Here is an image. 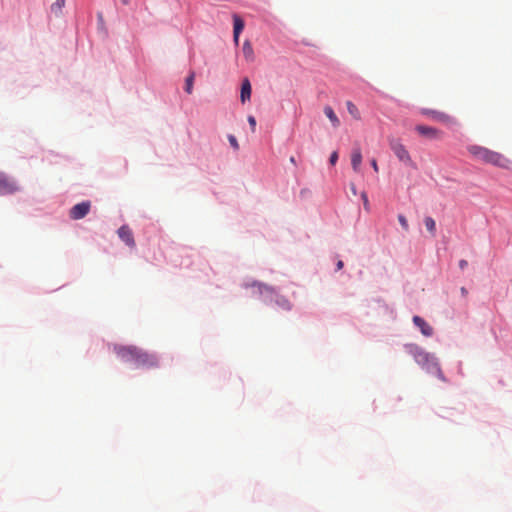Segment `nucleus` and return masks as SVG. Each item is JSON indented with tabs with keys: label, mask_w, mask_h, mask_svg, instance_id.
Returning a JSON list of instances; mask_svg holds the SVG:
<instances>
[{
	"label": "nucleus",
	"mask_w": 512,
	"mask_h": 512,
	"mask_svg": "<svg viewBox=\"0 0 512 512\" xmlns=\"http://www.w3.org/2000/svg\"><path fill=\"white\" fill-rule=\"evenodd\" d=\"M467 150L469 154L477 161H481L485 164H490L503 169L510 168L511 161L499 152L476 144L469 145Z\"/></svg>",
	"instance_id": "f257e3e1"
},
{
	"label": "nucleus",
	"mask_w": 512,
	"mask_h": 512,
	"mask_svg": "<svg viewBox=\"0 0 512 512\" xmlns=\"http://www.w3.org/2000/svg\"><path fill=\"white\" fill-rule=\"evenodd\" d=\"M404 349L408 354L413 356L414 360L422 366L423 369H426L430 373H436L439 379L445 381L444 375L433 355L412 343L404 345Z\"/></svg>",
	"instance_id": "f03ea898"
},
{
	"label": "nucleus",
	"mask_w": 512,
	"mask_h": 512,
	"mask_svg": "<svg viewBox=\"0 0 512 512\" xmlns=\"http://www.w3.org/2000/svg\"><path fill=\"white\" fill-rule=\"evenodd\" d=\"M252 287H256L257 288V291L259 293V295H263L265 297V300H273V297L275 296V303L281 307L282 309L284 310H290L292 305L290 303V301L283 297V296H279V295H275V291L272 287H269L265 284H262V283H253L251 285Z\"/></svg>",
	"instance_id": "7ed1b4c3"
},
{
	"label": "nucleus",
	"mask_w": 512,
	"mask_h": 512,
	"mask_svg": "<svg viewBox=\"0 0 512 512\" xmlns=\"http://www.w3.org/2000/svg\"><path fill=\"white\" fill-rule=\"evenodd\" d=\"M389 147L400 162L409 167H415V163L404 144L396 138H389Z\"/></svg>",
	"instance_id": "20e7f679"
},
{
	"label": "nucleus",
	"mask_w": 512,
	"mask_h": 512,
	"mask_svg": "<svg viewBox=\"0 0 512 512\" xmlns=\"http://www.w3.org/2000/svg\"><path fill=\"white\" fill-rule=\"evenodd\" d=\"M134 364L138 368H155L158 366V359L155 355L149 354L139 348Z\"/></svg>",
	"instance_id": "39448f33"
},
{
	"label": "nucleus",
	"mask_w": 512,
	"mask_h": 512,
	"mask_svg": "<svg viewBox=\"0 0 512 512\" xmlns=\"http://www.w3.org/2000/svg\"><path fill=\"white\" fill-rule=\"evenodd\" d=\"M139 348L136 346L115 345L114 352L124 362H135Z\"/></svg>",
	"instance_id": "423d86ee"
},
{
	"label": "nucleus",
	"mask_w": 512,
	"mask_h": 512,
	"mask_svg": "<svg viewBox=\"0 0 512 512\" xmlns=\"http://www.w3.org/2000/svg\"><path fill=\"white\" fill-rule=\"evenodd\" d=\"M420 112H421V114H423L425 116H429L431 119L441 122V123H444V124H454L455 123V119L453 117H451L450 115H448L444 112H441V111L423 108L420 110Z\"/></svg>",
	"instance_id": "0eeeda50"
},
{
	"label": "nucleus",
	"mask_w": 512,
	"mask_h": 512,
	"mask_svg": "<svg viewBox=\"0 0 512 512\" xmlns=\"http://www.w3.org/2000/svg\"><path fill=\"white\" fill-rule=\"evenodd\" d=\"M19 190L15 181L10 179L6 174L0 172V195L13 194Z\"/></svg>",
	"instance_id": "6e6552de"
},
{
	"label": "nucleus",
	"mask_w": 512,
	"mask_h": 512,
	"mask_svg": "<svg viewBox=\"0 0 512 512\" xmlns=\"http://www.w3.org/2000/svg\"><path fill=\"white\" fill-rule=\"evenodd\" d=\"M91 203L84 201L74 205L70 210V218L73 220H79L84 218L90 211Z\"/></svg>",
	"instance_id": "1a4fd4ad"
},
{
	"label": "nucleus",
	"mask_w": 512,
	"mask_h": 512,
	"mask_svg": "<svg viewBox=\"0 0 512 512\" xmlns=\"http://www.w3.org/2000/svg\"><path fill=\"white\" fill-rule=\"evenodd\" d=\"M415 130L423 137H426L430 140H438L442 137V132L435 128V127H431V126H426V125H417L415 127Z\"/></svg>",
	"instance_id": "9d476101"
},
{
	"label": "nucleus",
	"mask_w": 512,
	"mask_h": 512,
	"mask_svg": "<svg viewBox=\"0 0 512 512\" xmlns=\"http://www.w3.org/2000/svg\"><path fill=\"white\" fill-rule=\"evenodd\" d=\"M118 236L129 247H135L132 230L127 225H123L118 229Z\"/></svg>",
	"instance_id": "9b49d317"
},
{
	"label": "nucleus",
	"mask_w": 512,
	"mask_h": 512,
	"mask_svg": "<svg viewBox=\"0 0 512 512\" xmlns=\"http://www.w3.org/2000/svg\"><path fill=\"white\" fill-rule=\"evenodd\" d=\"M244 26H245V24H244L243 19L239 15L234 14L233 15V41H234L235 45L239 44V37H240L241 32L244 29Z\"/></svg>",
	"instance_id": "f8f14e48"
},
{
	"label": "nucleus",
	"mask_w": 512,
	"mask_h": 512,
	"mask_svg": "<svg viewBox=\"0 0 512 512\" xmlns=\"http://www.w3.org/2000/svg\"><path fill=\"white\" fill-rule=\"evenodd\" d=\"M413 323L421 330V333L430 337L433 334V328L420 316L413 317Z\"/></svg>",
	"instance_id": "ddd939ff"
},
{
	"label": "nucleus",
	"mask_w": 512,
	"mask_h": 512,
	"mask_svg": "<svg viewBox=\"0 0 512 512\" xmlns=\"http://www.w3.org/2000/svg\"><path fill=\"white\" fill-rule=\"evenodd\" d=\"M362 163V153L359 147H356L352 150L351 153V166L354 172H360V167Z\"/></svg>",
	"instance_id": "4468645a"
},
{
	"label": "nucleus",
	"mask_w": 512,
	"mask_h": 512,
	"mask_svg": "<svg viewBox=\"0 0 512 512\" xmlns=\"http://www.w3.org/2000/svg\"><path fill=\"white\" fill-rule=\"evenodd\" d=\"M251 98V84L248 78L242 81L240 99L242 103L250 100Z\"/></svg>",
	"instance_id": "2eb2a0df"
},
{
	"label": "nucleus",
	"mask_w": 512,
	"mask_h": 512,
	"mask_svg": "<svg viewBox=\"0 0 512 512\" xmlns=\"http://www.w3.org/2000/svg\"><path fill=\"white\" fill-rule=\"evenodd\" d=\"M242 53L246 61L253 62L255 59L254 50L249 40H245L242 46Z\"/></svg>",
	"instance_id": "dca6fc26"
},
{
	"label": "nucleus",
	"mask_w": 512,
	"mask_h": 512,
	"mask_svg": "<svg viewBox=\"0 0 512 512\" xmlns=\"http://www.w3.org/2000/svg\"><path fill=\"white\" fill-rule=\"evenodd\" d=\"M324 114L330 120V122L334 128H338L340 126V120H339L338 116L336 115V113L334 112L332 107L325 106Z\"/></svg>",
	"instance_id": "f3484780"
},
{
	"label": "nucleus",
	"mask_w": 512,
	"mask_h": 512,
	"mask_svg": "<svg viewBox=\"0 0 512 512\" xmlns=\"http://www.w3.org/2000/svg\"><path fill=\"white\" fill-rule=\"evenodd\" d=\"M346 107H347V111L348 113L356 120H360L361 119V115H360V112L357 108V106L352 103L351 101H347L346 102Z\"/></svg>",
	"instance_id": "a211bd4d"
},
{
	"label": "nucleus",
	"mask_w": 512,
	"mask_h": 512,
	"mask_svg": "<svg viewBox=\"0 0 512 512\" xmlns=\"http://www.w3.org/2000/svg\"><path fill=\"white\" fill-rule=\"evenodd\" d=\"M66 0H55V2L51 5V12L55 15H60L62 8L65 6Z\"/></svg>",
	"instance_id": "6ab92c4d"
},
{
	"label": "nucleus",
	"mask_w": 512,
	"mask_h": 512,
	"mask_svg": "<svg viewBox=\"0 0 512 512\" xmlns=\"http://www.w3.org/2000/svg\"><path fill=\"white\" fill-rule=\"evenodd\" d=\"M424 224L426 229L432 234L435 235L436 232V223L432 217H426L424 219Z\"/></svg>",
	"instance_id": "aec40b11"
},
{
	"label": "nucleus",
	"mask_w": 512,
	"mask_h": 512,
	"mask_svg": "<svg viewBox=\"0 0 512 512\" xmlns=\"http://www.w3.org/2000/svg\"><path fill=\"white\" fill-rule=\"evenodd\" d=\"M194 77H195V74H194V72H192V73L187 77V79H186V83H185V91H186L188 94H191V93H192Z\"/></svg>",
	"instance_id": "412c9836"
},
{
	"label": "nucleus",
	"mask_w": 512,
	"mask_h": 512,
	"mask_svg": "<svg viewBox=\"0 0 512 512\" xmlns=\"http://www.w3.org/2000/svg\"><path fill=\"white\" fill-rule=\"evenodd\" d=\"M398 221L401 225V227L405 230V231H408L409 230V224H408V221L406 219V217L402 214H399L398 215Z\"/></svg>",
	"instance_id": "4be33fe9"
},
{
	"label": "nucleus",
	"mask_w": 512,
	"mask_h": 512,
	"mask_svg": "<svg viewBox=\"0 0 512 512\" xmlns=\"http://www.w3.org/2000/svg\"><path fill=\"white\" fill-rule=\"evenodd\" d=\"M361 198L363 200V206H364V209L366 211H370V203H369V200H368V196H367V193L365 191H363L361 193Z\"/></svg>",
	"instance_id": "5701e85b"
},
{
	"label": "nucleus",
	"mask_w": 512,
	"mask_h": 512,
	"mask_svg": "<svg viewBox=\"0 0 512 512\" xmlns=\"http://www.w3.org/2000/svg\"><path fill=\"white\" fill-rule=\"evenodd\" d=\"M228 141L235 150L239 149L238 141L234 135H228Z\"/></svg>",
	"instance_id": "b1692460"
},
{
	"label": "nucleus",
	"mask_w": 512,
	"mask_h": 512,
	"mask_svg": "<svg viewBox=\"0 0 512 512\" xmlns=\"http://www.w3.org/2000/svg\"><path fill=\"white\" fill-rule=\"evenodd\" d=\"M337 160H338V152L334 151L330 155L329 162L332 166H334L337 163Z\"/></svg>",
	"instance_id": "393cba45"
},
{
	"label": "nucleus",
	"mask_w": 512,
	"mask_h": 512,
	"mask_svg": "<svg viewBox=\"0 0 512 512\" xmlns=\"http://www.w3.org/2000/svg\"><path fill=\"white\" fill-rule=\"evenodd\" d=\"M248 122L250 124L252 132H255V129H256V119L253 116H248Z\"/></svg>",
	"instance_id": "a878e982"
},
{
	"label": "nucleus",
	"mask_w": 512,
	"mask_h": 512,
	"mask_svg": "<svg viewBox=\"0 0 512 512\" xmlns=\"http://www.w3.org/2000/svg\"><path fill=\"white\" fill-rule=\"evenodd\" d=\"M468 266V262L465 259L459 261V267L461 270H464Z\"/></svg>",
	"instance_id": "bb28decb"
},
{
	"label": "nucleus",
	"mask_w": 512,
	"mask_h": 512,
	"mask_svg": "<svg viewBox=\"0 0 512 512\" xmlns=\"http://www.w3.org/2000/svg\"><path fill=\"white\" fill-rule=\"evenodd\" d=\"M371 166H372L373 170H374L376 173L379 171V168H378V164H377L376 159H372V160H371Z\"/></svg>",
	"instance_id": "cd10ccee"
},
{
	"label": "nucleus",
	"mask_w": 512,
	"mask_h": 512,
	"mask_svg": "<svg viewBox=\"0 0 512 512\" xmlns=\"http://www.w3.org/2000/svg\"><path fill=\"white\" fill-rule=\"evenodd\" d=\"M460 293L463 298H466L468 296V290L465 287L460 288Z\"/></svg>",
	"instance_id": "c85d7f7f"
},
{
	"label": "nucleus",
	"mask_w": 512,
	"mask_h": 512,
	"mask_svg": "<svg viewBox=\"0 0 512 512\" xmlns=\"http://www.w3.org/2000/svg\"><path fill=\"white\" fill-rule=\"evenodd\" d=\"M343 266H344V263H343V261H342V260H339V261L337 262V264H336V268H337V270H341V269L343 268Z\"/></svg>",
	"instance_id": "c756f323"
},
{
	"label": "nucleus",
	"mask_w": 512,
	"mask_h": 512,
	"mask_svg": "<svg viewBox=\"0 0 512 512\" xmlns=\"http://www.w3.org/2000/svg\"><path fill=\"white\" fill-rule=\"evenodd\" d=\"M350 189H351V191H352L353 195H356V194H357V190H356V186H355V184H353V183H352V184L350 185Z\"/></svg>",
	"instance_id": "7c9ffc66"
},
{
	"label": "nucleus",
	"mask_w": 512,
	"mask_h": 512,
	"mask_svg": "<svg viewBox=\"0 0 512 512\" xmlns=\"http://www.w3.org/2000/svg\"><path fill=\"white\" fill-rule=\"evenodd\" d=\"M290 162H291L292 164L296 165V160H295V158H294L293 156H292V157H290Z\"/></svg>",
	"instance_id": "2f4dec72"
},
{
	"label": "nucleus",
	"mask_w": 512,
	"mask_h": 512,
	"mask_svg": "<svg viewBox=\"0 0 512 512\" xmlns=\"http://www.w3.org/2000/svg\"><path fill=\"white\" fill-rule=\"evenodd\" d=\"M121 1H122V3H123L124 5H128V4H129V0H121Z\"/></svg>",
	"instance_id": "473e14b6"
}]
</instances>
